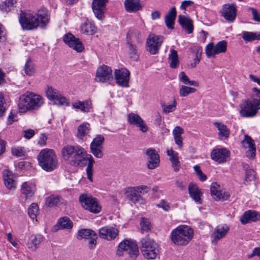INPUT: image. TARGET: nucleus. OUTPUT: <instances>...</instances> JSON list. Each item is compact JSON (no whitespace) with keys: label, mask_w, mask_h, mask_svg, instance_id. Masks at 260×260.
Returning <instances> with one entry per match:
<instances>
[{"label":"nucleus","mask_w":260,"mask_h":260,"mask_svg":"<svg viewBox=\"0 0 260 260\" xmlns=\"http://www.w3.org/2000/svg\"><path fill=\"white\" fill-rule=\"evenodd\" d=\"M49 15L48 10L41 8L37 12L31 11H21L19 21L23 29L32 30L38 26L44 28L48 23Z\"/></svg>","instance_id":"nucleus-1"},{"label":"nucleus","mask_w":260,"mask_h":260,"mask_svg":"<svg viewBox=\"0 0 260 260\" xmlns=\"http://www.w3.org/2000/svg\"><path fill=\"white\" fill-rule=\"evenodd\" d=\"M260 110V89H251L250 98L243 100L239 104V114L242 117H253Z\"/></svg>","instance_id":"nucleus-2"},{"label":"nucleus","mask_w":260,"mask_h":260,"mask_svg":"<svg viewBox=\"0 0 260 260\" xmlns=\"http://www.w3.org/2000/svg\"><path fill=\"white\" fill-rule=\"evenodd\" d=\"M63 159L71 166H83L87 152L84 148L79 145H67L61 150Z\"/></svg>","instance_id":"nucleus-3"},{"label":"nucleus","mask_w":260,"mask_h":260,"mask_svg":"<svg viewBox=\"0 0 260 260\" xmlns=\"http://www.w3.org/2000/svg\"><path fill=\"white\" fill-rule=\"evenodd\" d=\"M44 103V98L32 92H27L20 96L18 107L19 111L25 113L41 108Z\"/></svg>","instance_id":"nucleus-4"},{"label":"nucleus","mask_w":260,"mask_h":260,"mask_svg":"<svg viewBox=\"0 0 260 260\" xmlns=\"http://www.w3.org/2000/svg\"><path fill=\"white\" fill-rule=\"evenodd\" d=\"M170 236L174 244L185 246L193 238V230L188 225H181L172 231Z\"/></svg>","instance_id":"nucleus-5"},{"label":"nucleus","mask_w":260,"mask_h":260,"mask_svg":"<svg viewBox=\"0 0 260 260\" xmlns=\"http://www.w3.org/2000/svg\"><path fill=\"white\" fill-rule=\"evenodd\" d=\"M37 158L40 166L47 172H51L57 168V158L55 152L52 149H42Z\"/></svg>","instance_id":"nucleus-6"},{"label":"nucleus","mask_w":260,"mask_h":260,"mask_svg":"<svg viewBox=\"0 0 260 260\" xmlns=\"http://www.w3.org/2000/svg\"><path fill=\"white\" fill-rule=\"evenodd\" d=\"M141 251L144 257L147 259H154L159 256L160 248L158 244L149 238L141 240Z\"/></svg>","instance_id":"nucleus-7"},{"label":"nucleus","mask_w":260,"mask_h":260,"mask_svg":"<svg viewBox=\"0 0 260 260\" xmlns=\"http://www.w3.org/2000/svg\"><path fill=\"white\" fill-rule=\"evenodd\" d=\"M116 254L119 256H128L131 259H135L139 255V251L134 241L125 239L119 243Z\"/></svg>","instance_id":"nucleus-8"},{"label":"nucleus","mask_w":260,"mask_h":260,"mask_svg":"<svg viewBox=\"0 0 260 260\" xmlns=\"http://www.w3.org/2000/svg\"><path fill=\"white\" fill-rule=\"evenodd\" d=\"M79 201L84 209L91 213L97 214L101 211L102 207L98 200L90 195L81 194L79 197Z\"/></svg>","instance_id":"nucleus-9"},{"label":"nucleus","mask_w":260,"mask_h":260,"mask_svg":"<svg viewBox=\"0 0 260 260\" xmlns=\"http://www.w3.org/2000/svg\"><path fill=\"white\" fill-rule=\"evenodd\" d=\"M163 42V38L161 36H156L154 34H150L147 39L146 48L151 54H156Z\"/></svg>","instance_id":"nucleus-10"},{"label":"nucleus","mask_w":260,"mask_h":260,"mask_svg":"<svg viewBox=\"0 0 260 260\" xmlns=\"http://www.w3.org/2000/svg\"><path fill=\"white\" fill-rule=\"evenodd\" d=\"M227 42L221 41L215 45L213 43H209L205 48V52L208 57H214L216 55L224 53L226 51Z\"/></svg>","instance_id":"nucleus-11"},{"label":"nucleus","mask_w":260,"mask_h":260,"mask_svg":"<svg viewBox=\"0 0 260 260\" xmlns=\"http://www.w3.org/2000/svg\"><path fill=\"white\" fill-rule=\"evenodd\" d=\"M112 79V71L110 67L103 65L98 68L95 78L96 82L105 83Z\"/></svg>","instance_id":"nucleus-12"},{"label":"nucleus","mask_w":260,"mask_h":260,"mask_svg":"<svg viewBox=\"0 0 260 260\" xmlns=\"http://www.w3.org/2000/svg\"><path fill=\"white\" fill-rule=\"evenodd\" d=\"M3 179L6 188L10 190H15L17 185V176L9 170H4L3 172Z\"/></svg>","instance_id":"nucleus-13"},{"label":"nucleus","mask_w":260,"mask_h":260,"mask_svg":"<svg viewBox=\"0 0 260 260\" xmlns=\"http://www.w3.org/2000/svg\"><path fill=\"white\" fill-rule=\"evenodd\" d=\"M63 40L66 45L77 52H81L84 49V47L79 39L71 33L66 34Z\"/></svg>","instance_id":"nucleus-14"},{"label":"nucleus","mask_w":260,"mask_h":260,"mask_svg":"<svg viewBox=\"0 0 260 260\" xmlns=\"http://www.w3.org/2000/svg\"><path fill=\"white\" fill-rule=\"evenodd\" d=\"M229 230L230 227L226 224L217 225L211 235L212 243L216 244L218 241L225 237Z\"/></svg>","instance_id":"nucleus-15"},{"label":"nucleus","mask_w":260,"mask_h":260,"mask_svg":"<svg viewBox=\"0 0 260 260\" xmlns=\"http://www.w3.org/2000/svg\"><path fill=\"white\" fill-rule=\"evenodd\" d=\"M115 78L118 85L122 87H127L129 81L130 72L125 68L115 70Z\"/></svg>","instance_id":"nucleus-16"},{"label":"nucleus","mask_w":260,"mask_h":260,"mask_svg":"<svg viewBox=\"0 0 260 260\" xmlns=\"http://www.w3.org/2000/svg\"><path fill=\"white\" fill-rule=\"evenodd\" d=\"M242 145L246 151V156L250 159H253L255 156L256 149L254 142L252 138L247 135H245L242 141Z\"/></svg>","instance_id":"nucleus-17"},{"label":"nucleus","mask_w":260,"mask_h":260,"mask_svg":"<svg viewBox=\"0 0 260 260\" xmlns=\"http://www.w3.org/2000/svg\"><path fill=\"white\" fill-rule=\"evenodd\" d=\"M221 16L226 20L233 22L237 15L236 6L234 4H226L223 6L220 11Z\"/></svg>","instance_id":"nucleus-18"},{"label":"nucleus","mask_w":260,"mask_h":260,"mask_svg":"<svg viewBox=\"0 0 260 260\" xmlns=\"http://www.w3.org/2000/svg\"><path fill=\"white\" fill-rule=\"evenodd\" d=\"M72 108L77 112L80 111L84 113L91 112L93 111L92 102L88 100H75L72 103Z\"/></svg>","instance_id":"nucleus-19"},{"label":"nucleus","mask_w":260,"mask_h":260,"mask_svg":"<svg viewBox=\"0 0 260 260\" xmlns=\"http://www.w3.org/2000/svg\"><path fill=\"white\" fill-rule=\"evenodd\" d=\"M127 120L128 122L139 127L143 133L148 131V127L143 119L137 114L131 112L127 115Z\"/></svg>","instance_id":"nucleus-20"},{"label":"nucleus","mask_w":260,"mask_h":260,"mask_svg":"<svg viewBox=\"0 0 260 260\" xmlns=\"http://www.w3.org/2000/svg\"><path fill=\"white\" fill-rule=\"evenodd\" d=\"M118 233L119 230L117 228L111 226H105L99 230L100 237L108 241L114 239Z\"/></svg>","instance_id":"nucleus-21"},{"label":"nucleus","mask_w":260,"mask_h":260,"mask_svg":"<svg viewBox=\"0 0 260 260\" xmlns=\"http://www.w3.org/2000/svg\"><path fill=\"white\" fill-rule=\"evenodd\" d=\"M77 237L78 238L89 239L88 244L91 248H94L96 244L98 236L96 234L91 230L83 229L79 230Z\"/></svg>","instance_id":"nucleus-22"},{"label":"nucleus","mask_w":260,"mask_h":260,"mask_svg":"<svg viewBox=\"0 0 260 260\" xmlns=\"http://www.w3.org/2000/svg\"><path fill=\"white\" fill-rule=\"evenodd\" d=\"M230 155V151L224 148L214 149L211 153V158L219 164L225 162Z\"/></svg>","instance_id":"nucleus-23"},{"label":"nucleus","mask_w":260,"mask_h":260,"mask_svg":"<svg viewBox=\"0 0 260 260\" xmlns=\"http://www.w3.org/2000/svg\"><path fill=\"white\" fill-rule=\"evenodd\" d=\"M210 191L212 197L216 200L225 201L230 198V194L222 190L216 183H212Z\"/></svg>","instance_id":"nucleus-24"},{"label":"nucleus","mask_w":260,"mask_h":260,"mask_svg":"<svg viewBox=\"0 0 260 260\" xmlns=\"http://www.w3.org/2000/svg\"><path fill=\"white\" fill-rule=\"evenodd\" d=\"M21 196L25 200L32 198L36 191V185L32 181L23 182L20 189Z\"/></svg>","instance_id":"nucleus-25"},{"label":"nucleus","mask_w":260,"mask_h":260,"mask_svg":"<svg viewBox=\"0 0 260 260\" xmlns=\"http://www.w3.org/2000/svg\"><path fill=\"white\" fill-rule=\"evenodd\" d=\"M125 193L126 198L134 203L139 204H144L145 203V199L138 193L134 186L126 188Z\"/></svg>","instance_id":"nucleus-26"},{"label":"nucleus","mask_w":260,"mask_h":260,"mask_svg":"<svg viewBox=\"0 0 260 260\" xmlns=\"http://www.w3.org/2000/svg\"><path fill=\"white\" fill-rule=\"evenodd\" d=\"M108 0H93L92 5L93 12L95 17L99 20H102L106 4Z\"/></svg>","instance_id":"nucleus-27"},{"label":"nucleus","mask_w":260,"mask_h":260,"mask_svg":"<svg viewBox=\"0 0 260 260\" xmlns=\"http://www.w3.org/2000/svg\"><path fill=\"white\" fill-rule=\"evenodd\" d=\"M188 193L191 198L197 204H202L203 193L197 185L192 183H190L188 186Z\"/></svg>","instance_id":"nucleus-28"},{"label":"nucleus","mask_w":260,"mask_h":260,"mask_svg":"<svg viewBox=\"0 0 260 260\" xmlns=\"http://www.w3.org/2000/svg\"><path fill=\"white\" fill-rule=\"evenodd\" d=\"M146 154L148 156L147 167L149 169H154L159 164V156L154 149H148Z\"/></svg>","instance_id":"nucleus-29"},{"label":"nucleus","mask_w":260,"mask_h":260,"mask_svg":"<svg viewBox=\"0 0 260 260\" xmlns=\"http://www.w3.org/2000/svg\"><path fill=\"white\" fill-rule=\"evenodd\" d=\"M258 220H260V213L253 210L245 211L240 218V221L243 224Z\"/></svg>","instance_id":"nucleus-30"},{"label":"nucleus","mask_w":260,"mask_h":260,"mask_svg":"<svg viewBox=\"0 0 260 260\" xmlns=\"http://www.w3.org/2000/svg\"><path fill=\"white\" fill-rule=\"evenodd\" d=\"M90 130V124L84 122L78 126L76 136L79 140L84 141L89 136Z\"/></svg>","instance_id":"nucleus-31"},{"label":"nucleus","mask_w":260,"mask_h":260,"mask_svg":"<svg viewBox=\"0 0 260 260\" xmlns=\"http://www.w3.org/2000/svg\"><path fill=\"white\" fill-rule=\"evenodd\" d=\"M80 31L82 34L93 35L97 31V28L92 21L86 20L80 26Z\"/></svg>","instance_id":"nucleus-32"},{"label":"nucleus","mask_w":260,"mask_h":260,"mask_svg":"<svg viewBox=\"0 0 260 260\" xmlns=\"http://www.w3.org/2000/svg\"><path fill=\"white\" fill-rule=\"evenodd\" d=\"M167 154L169 156L172 166L175 172H178L180 167V164L179 160L178 153L173 150L172 149L167 150Z\"/></svg>","instance_id":"nucleus-33"},{"label":"nucleus","mask_w":260,"mask_h":260,"mask_svg":"<svg viewBox=\"0 0 260 260\" xmlns=\"http://www.w3.org/2000/svg\"><path fill=\"white\" fill-rule=\"evenodd\" d=\"M124 6L125 10L130 13L136 12L141 9L139 0H125Z\"/></svg>","instance_id":"nucleus-34"},{"label":"nucleus","mask_w":260,"mask_h":260,"mask_svg":"<svg viewBox=\"0 0 260 260\" xmlns=\"http://www.w3.org/2000/svg\"><path fill=\"white\" fill-rule=\"evenodd\" d=\"M178 21L182 27L187 32L188 34H191L193 31V25L190 19L188 17L179 16Z\"/></svg>","instance_id":"nucleus-35"},{"label":"nucleus","mask_w":260,"mask_h":260,"mask_svg":"<svg viewBox=\"0 0 260 260\" xmlns=\"http://www.w3.org/2000/svg\"><path fill=\"white\" fill-rule=\"evenodd\" d=\"M176 16V11L174 7L172 8L165 17V23L169 29L174 28V21Z\"/></svg>","instance_id":"nucleus-36"},{"label":"nucleus","mask_w":260,"mask_h":260,"mask_svg":"<svg viewBox=\"0 0 260 260\" xmlns=\"http://www.w3.org/2000/svg\"><path fill=\"white\" fill-rule=\"evenodd\" d=\"M214 125L216 126L218 131V136L224 139L229 138L230 135V129L228 128L226 125L222 122H215Z\"/></svg>","instance_id":"nucleus-37"},{"label":"nucleus","mask_w":260,"mask_h":260,"mask_svg":"<svg viewBox=\"0 0 260 260\" xmlns=\"http://www.w3.org/2000/svg\"><path fill=\"white\" fill-rule=\"evenodd\" d=\"M183 132V128L180 126H176L172 132L175 143L180 147L183 146V139L181 135Z\"/></svg>","instance_id":"nucleus-38"},{"label":"nucleus","mask_w":260,"mask_h":260,"mask_svg":"<svg viewBox=\"0 0 260 260\" xmlns=\"http://www.w3.org/2000/svg\"><path fill=\"white\" fill-rule=\"evenodd\" d=\"M169 62L170 66L172 69H175L179 67V61L177 52L174 50L171 49L168 57Z\"/></svg>","instance_id":"nucleus-39"},{"label":"nucleus","mask_w":260,"mask_h":260,"mask_svg":"<svg viewBox=\"0 0 260 260\" xmlns=\"http://www.w3.org/2000/svg\"><path fill=\"white\" fill-rule=\"evenodd\" d=\"M43 237L41 235H32L30 237V242L29 243V248L31 250H35L38 245L42 242Z\"/></svg>","instance_id":"nucleus-40"},{"label":"nucleus","mask_w":260,"mask_h":260,"mask_svg":"<svg viewBox=\"0 0 260 260\" xmlns=\"http://www.w3.org/2000/svg\"><path fill=\"white\" fill-rule=\"evenodd\" d=\"M16 0H5L0 4V10L3 12H8L15 7Z\"/></svg>","instance_id":"nucleus-41"},{"label":"nucleus","mask_w":260,"mask_h":260,"mask_svg":"<svg viewBox=\"0 0 260 260\" xmlns=\"http://www.w3.org/2000/svg\"><path fill=\"white\" fill-rule=\"evenodd\" d=\"M23 71L26 75L32 76L35 74V67L34 62L31 59L28 58L24 66Z\"/></svg>","instance_id":"nucleus-42"},{"label":"nucleus","mask_w":260,"mask_h":260,"mask_svg":"<svg viewBox=\"0 0 260 260\" xmlns=\"http://www.w3.org/2000/svg\"><path fill=\"white\" fill-rule=\"evenodd\" d=\"M57 224L59 228L67 230L71 229L73 225L72 221L67 217L60 218L57 222Z\"/></svg>","instance_id":"nucleus-43"},{"label":"nucleus","mask_w":260,"mask_h":260,"mask_svg":"<svg viewBox=\"0 0 260 260\" xmlns=\"http://www.w3.org/2000/svg\"><path fill=\"white\" fill-rule=\"evenodd\" d=\"M242 38L246 41L259 40L260 32L244 31L243 32Z\"/></svg>","instance_id":"nucleus-44"},{"label":"nucleus","mask_w":260,"mask_h":260,"mask_svg":"<svg viewBox=\"0 0 260 260\" xmlns=\"http://www.w3.org/2000/svg\"><path fill=\"white\" fill-rule=\"evenodd\" d=\"M45 93L48 99L53 102L60 93L52 86H48L45 89Z\"/></svg>","instance_id":"nucleus-45"},{"label":"nucleus","mask_w":260,"mask_h":260,"mask_svg":"<svg viewBox=\"0 0 260 260\" xmlns=\"http://www.w3.org/2000/svg\"><path fill=\"white\" fill-rule=\"evenodd\" d=\"M179 79L185 84H188L196 87L199 86V84L198 81L194 80H190L184 72H181L179 76Z\"/></svg>","instance_id":"nucleus-46"},{"label":"nucleus","mask_w":260,"mask_h":260,"mask_svg":"<svg viewBox=\"0 0 260 260\" xmlns=\"http://www.w3.org/2000/svg\"><path fill=\"white\" fill-rule=\"evenodd\" d=\"M53 102L55 104L64 107H69L70 105L69 99L63 96L60 93L58 95Z\"/></svg>","instance_id":"nucleus-47"},{"label":"nucleus","mask_w":260,"mask_h":260,"mask_svg":"<svg viewBox=\"0 0 260 260\" xmlns=\"http://www.w3.org/2000/svg\"><path fill=\"white\" fill-rule=\"evenodd\" d=\"M177 107V102L175 99H174L172 103L170 104H161V108L162 109V111L165 114H168L171 112H173L175 111Z\"/></svg>","instance_id":"nucleus-48"},{"label":"nucleus","mask_w":260,"mask_h":260,"mask_svg":"<svg viewBox=\"0 0 260 260\" xmlns=\"http://www.w3.org/2000/svg\"><path fill=\"white\" fill-rule=\"evenodd\" d=\"M196 89L185 85H182L179 89V95L181 97H185L190 93H194Z\"/></svg>","instance_id":"nucleus-49"},{"label":"nucleus","mask_w":260,"mask_h":260,"mask_svg":"<svg viewBox=\"0 0 260 260\" xmlns=\"http://www.w3.org/2000/svg\"><path fill=\"white\" fill-rule=\"evenodd\" d=\"M141 230L142 233H148L150 231L151 224L148 219L143 217L140 222Z\"/></svg>","instance_id":"nucleus-50"},{"label":"nucleus","mask_w":260,"mask_h":260,"mask_svg":"<svg viewBox=\"0 0 260 260\" xmlns=\"http://www.w3.org/2000/svg\"><path fill=\"white\" fill-rule=\"evenodd\" d=\"M39 212V207L37 204L32 203L28 209V214L33 220L37 218Z\"/></svg>","instance_id":"nucleus-51"},{"label":"nucleus","mask_w":260,"mask_h":260,"mask_svg":"<svg viewBox=\"0 0 260 260\" xmlns=\"http://www.w3.org/2000/svg\"><path fill=\"white\" fill-rule=\"evenodd\" d=\"M59 201L60 198L58 196L51 195L46 199L45 204L47 206L52 207L56 205Z\"/></svg>","instance_id":"nucleus-52"},{"label":"nucleus","mask_w":260,"mask_h":260,"mask_svg":"<svg viewBox=\"0 0 260 260\" xmlns=\"http://www.w3.org/2000/svg\"><path fill=\"white\" fill-rule=\"evenodd\" d=\"M128 54L129 57L134 61H137L139 59V54L136 49V47L129 44L128 46Z\"/></svg>","instance_id":"nucleus-53"},{"label":"nucleus","mask_w":260,"mask_h":260,"mask_svg":"<svg viewBox=\"0 0 260 260\" xmlns=\"http://www.w3.org/2000/svg\"><path fill=\"white\" fill-rule=\"evenodd\" d=\"M104 138L102 135H97L90 144V147H103Z\"/></svg>","instance_id":"nucleus-54"},{"label":"nucleus","mask_w":260,"mask_h":260,"mask_svg":"<svg viewBox=\"0 0 260 260\" xmlns=\"http://www.w3.org/2000/svg\"><path fill=\"white\" fill-rule=\"evenodd\" d=\"M12 154L16 157H21L25 155L26 151L23 147H15L12 148Z\"/></svg>","instance_id":"nucleus-55"},{"label":"nucleus","mask_w":260,"mask_h":260,"mask_svg":"<svg viewBox=\"0 0 260 260\" xmlns=\"http://www.w3.org/2000/svg\"><path fill=\"white\" fill-rule=\"evenodd\" d=\"M193 170L200 181H205L207 180V177L206 175L202 172L199 166H194Z\"/></svg>","instance_id":"nucleus-56"},{"label":"nucleus","mask_w":260,"mask_h":260,"mask_svg":"<svg viewBox=\"0 0 260 260\" xmlns=\"http://www.w3.org/2000/svg\"><path fill=\"white\" fill-rule=\"evenodd\" d=\"M87 161H88V165L86 169L90 171L91 170H93V166L94 163V160L92 156L90 154H88L87 153L86 157L84 160L85 164L83 166H85L86 164Z\"/></svg>","instance_id":"nucleus-57"},{"label":"nucleus","mask_w":260,"mask_h":260,"mask_svg":"<svg viewBox=\"0 0 260 260\" xmlns=\"http://www.w3.org/2000/svg\"><path fill=\"white\" fill-rule=\"evenodd\" d=\"M103 147H90L91 153L96 158H101L103 156Z\"/></svg>","instance_id":"nucleus-58"},{"label":"nucleus","mask_w":260,"mask_h":260,"mask_svg":"<svg viewBox=\"0 0 260 260\" xmlns=\"http://www.w3.org/2000/svg\"><path fill=\"white\" fill-rule=\"evenodd\" d=\"M255 173L252 169L247 170L245 173V180L246 181H251L255 177Z\"/></svg>","instance_id":"nucleus-59"},{"label":"nucleus","mask_w":260,"mask_h":260,"mask_svg":"<svg viewBox=\"0 0 260 260\" xmlns=\"http://www.w3.org/2000/svg\"><path fill=\"white\" fill-rule=\"evenodd\" d=\"M248 10L251 11L253 16V19L257 22H260V14L253 8H249Z\"/></svg>","instance_id":"nucleus-60"},{"label":"nucleus","mask_w":260,"mask_h":260,"mask_svg":"<svg viewBox=\"0 0 260 260\" xmlns=\"http://www.w3.org/2000/svg\"><path fill=\"white\" fill-rule=\"evenodd\" d=\"M134 187L139 194L140 193L144 194L148 192V187L146 185H140Z\"/></svg>","instance_id":"nucleus-61"},{"label":"nucleus","mask_w":260,"mask_h":260,"mask_svg":"<svg viewBox=\"0 0 260 260\" xmlns=\"http://www.w3.org/2000/svg\"><path fill=\"white\" fill-rule=\"evenodd\" d=\"M17 120V115L16 113L11 112L8 117V124H11L13 122Z\"/></svg>","instance_id":"nucleus-62"},{"label":"nucleus","mask_w":260,"mask_h":260,"mask_svg":"<svg viewBox=\"0 0 260 260\" xmlns=\"http://www.w3.org/2000/svg\"><path fill=\"white\" fill-rule=\"evenodd\" d=\"M158 207L163 209L165 211H168L170 209V206L169 204L164 200H161L159 204L157 205Z\"/></svg>","instance_id":"nucleus-63"},{"label":"nucleus","mask_w":260,"mask_h":260,"mask_svg":"<svg viewBox=\"0 0 260 260\" xmlns=\"http://www.w3.org/2000/svg\"><path fill=\"white\" fill-rule=\"evenodd\" d=\"M254 256H257L260 258V247H257L253 249L251 254L248 256V257L251 258Z\"/></svg>","instance_id":"nucleus-64"}]
</instances>
